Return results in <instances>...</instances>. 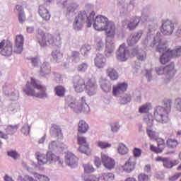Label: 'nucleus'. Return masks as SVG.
I'll use <instances>...</instances> for the list:
<instances>
[{
	"instance_id": "1",
	"label": "nucleus",
	"mask_w": 181,
	"mask_h": 181,
	"mask_svg": "<svg viewBox=\"0 0 181 181\" xmlns=\"http://www.w3.org/2000/svg\"><path fill=\"white\" fill-rule=\"evenodd\" d=\"M153 45H158L157 52L163 54L160 57L161 64H166L173 57H179L181 56V47H177L175 49L170 50L168 48V43L162 42L160 33H158L154 37Z\"/></svg>"
},
{
	"instance_id": "2",
	"label": "nucleus",
	"mask_w": 181,
	"mask_h": 181,
	"mask_svg": "<svg viewBox=\"0 0 181 181\" xmlns=\"http://www.w3.org/2000/svg\"><path fill=\"white\" fill-rule=\"evenodd\" d=\"M23 93L30 97H36L37 98H46V86L39 83L35 78H31V82H27L25 87L23 89Z\"/></svg>"
},
{
	"instance_id": "3",
	"label": "nucleus",
	"mask_w": 181,
	"mask_h": 181,
	"mask_svg": "<svg viewBox=\"0 0 181 181\" xmlns=\"http://www.w3.org/2000/svg\"><path fill=\"white\" fill-rule=\"evenodd\" d=\"M95 16V12L94 11H80L78 15L75 17L73 28L75 30H81L84 26V23L86 21L87 27L91 28L94 17Z\"/></svg>"
},
{
	"instance_id": "4",
	"label": "nucleus",
	"mask_w": 181,
	"mask_h": 181,
	"mask_svg": "<svg viewBox=\"0 0 181 181\" xmlns=\"http://www.w3.org/2000/svg\"><path fill=\"white\" fill-rule=\"evenodd\" d=\"M37 39L42 47H45V46H60L62 45V37L59 34L53 35L50 33H45L42 30H38Z\"/></svg>"
},
{
	"instance_id": "5",
	"label": "nucleus",
	"mask_w": 181,
	"mask_h": 181,
	"mask_svg": "<svg viewBox=\"0 0 181 181\" xmlns=\"http://www.w3.org/2000/svg\"><path fill=\"white\" fill-rule=\"evenodd\" d=\"M93 28L95 30L99 32L105 31L106 34V43L108 45H114L112 40L115 37V24L114 23H100L95 21L93 23Z\"/></svg>"
},
{
	"instance_id": "6",
	"label": "nucleus",
	"mask_w": 181,
	"mask_h": 181,
	"mask_svg": "<svg viewBox=\"0 0 181 181\" xmlns=\"http://www.w3.org/2000/svg\"><path fill=\"white\" fill-rule=\"evenodd\" d=\"M172 101L170 100H165L164 101V107H158L154 112V116L157 122L161 124H166L169 121V112Z\"/></svg>"
},
{
	"instance_id": "7",
	"label": "nucleus",
	"mask_w": 181,
	"mask_h": 181,
	"mask_svg": "<svg viewBox=\"0 0 181 181\" xmlns=\"http://www.w3.org/2000/svg\"><path fill=\"white\" fill-rule=\"evenodd\" d=\"M134 56H137L138 60L146 59V54L144 52L141 55L138 54V49H133L131 54H129V51H128L125 44L120 45L119 50L117 52V59L120 62H125L128 60V57H134Z\"/></svg>"
},
{
	"instance_id": "8",
	"label": "nucleus",
	"mask_w": 181,
	"mask_h": 181,
	"mask_svg": "<svg viewBox=\"0 0 181 181\" xmlns=\"http://www.w3.org/2000/svg\"><path fill=\"white\" fill-rule=\"evenodd\" d=\"M156 73L158 76L160 74H163L165 73V83H169L175 77V74H176V71L175 70V64H170L168 65L165 68H158L156 69Z\"/></svg>"
},
{
	"instance_id": "9",
	"label": "nucleus",
	"mask_w": 181,
	"mask_h": 181,
	"mask_svg": "<svg viewBox=\"0 0 181 181\" xmlns=\"http://www.w3.org/2000/svg\"><path fill=\"white\" fill-rule=\"evenodd\" d=\"M69 107L71 108H74V111L76 114H80V112H83V114H88L90 112V106L86 102V96H83L81 98V102L78 105H76V103L71 102L69 104Z\"/></svg>"
},
{
	"instance_id": "10",
	"label": "nucleus",
	"mask_w": 181,
	"mask_h": 181,
	"mask_svg": "<svg viewBox=\"0 0 181 181\" xmlns=\"http://www.w3.org/2000/svg\"><path fill=\"white\" fill-rule=\"evenodd\" d=\"M1 54L2 56H12L13 47L11 41L3 40L0 42Z\"/></svg>"
},
{
	"instance_id": "11",
	"label": "nucleus",
	"mask_w": 181,
	"mask_h": 181,
	"mask_svg": "<svg viewBox=\"0 0 181 181\" xmlns=\"http://www.w3.org/2000/svg\"><path fill=\"white\" fill-rule=\"evenodd\" d=\"M73 84L76 93H83L87 86V80L81 76H76L74 78Z\"/></svg>"
},
{
	"instance_id": "12",
	"label": "nucleus",
	"mask_w": 181,
	"mask_h": 181,
	"mask_svg": "<svg viewBox=\"0 0 181 181\" xmlns=\"http://www.w3.org/2000/svg\"><path fill=\"white\" fill-rule=\"evenodd\" d=\"M97 88H98V86L97 85L95 78H88L86 81V87L85 88L88 95H95V94H97Z\"/></svg>"
},
{
	"instance_id": "13",
	"label": "nucleus",
	"mask_w": 181,
	"mask_h": 181,
	"mask_svg": "<svg viewBox=\"0 0 181 181\" xmlns=\"http://www.w3.org/2000/svg\"><path fill=\"white\" fill-rule=\"evenodd\" d=\"M25 43V37L22 34L17 35L14 40L13 52L17 54H21L23 52V45Z\"/></svg>"
},
{
	"instance_id": "14",
	"label": "nucleus",
	"mask_w": 181,
	"mask_h": 181,
	"mask_svg": "<svg viewBox=\"0 0 181 181\" xmlns=\"http://www.w3.org/2000/svg\"><path fill=\"white\" fill-rule=\"evenodd\" d=\"M175 30V24L172 23V21L167 20L163 22L160 32L163 35L165 36H169L172 33H173V30Z\"/></svg>"
},
{
	"instance_id": "15",
	"label": "nucleus",
	"mask_w": 181,
	"mask_h": 181,
	"mask_svg": "<svg viewBox=\"0 0 181 181\" xmlns=\"http://www.w3.org/2000/svg\"><path fill=\"white\" fill-rule=\"evenodd\" d=\"M135 166H136V160L134 157H130L125 164L120 167V170L131 173L135 169Z\"/></svg>"
},
{
	"instance_id": "16",
	"label": "nucleus",
	"mask_w": 181,
	"mask_h": 181,
	"mask_svg": "<svg viewBox=\"0 0 181 181\" xmlns=\"http://www.w3.org/2000/svg\"><path fill=\"white\" fill-rule=\"evenodd\" d=\"M154 141L157 142V147L154 145H151L150 151H151V152H154L155 153H162V152H163V149H165V139L160 137H157V139H156Z\"/></svg>"
},
{
	"instance_id": "17",
	"label": "nucleus",
	"mask_w": 181,
	"mask_h": 181,
	"mask_svg": "<svg viewBox=\"0 0 181 181\" xmlns=\"http://www.w3.org/2000/svg\"><path fill=\"white\" fill-rule=\"evenodd\" d=\"M101 161L106 169H114L115 166V160L111 158L108 155L105 153H101Z\"/></svg>"
},
{
	"instance_id": "18",
	"label": "nucleus",
	"mask_w": 181,
	"mask_h": 181,
	"mask_svg": "<svg viewBox=\"0 0 181 181\" xmlns=\"http://www.w3.org/2000/svg\"><path fill=\"white\" fill-rule=\"evenodd\" d=\"M128 88V83H119L113 86L112 94L115 97H118L119 94L125 93Z\"/></svg>"
},
{
	"instance_id": "19",
	"label": "nucleus",
	"mask_w": 181,
	"mask_h": 181,
	"mask_svg": "<svg viewBox=\"0 0 181 181\" xmlns=\"http://www.w3.org/2000/svg\"><path fill=\"white\" fill-rule=\"evenodd\" d=\"M18 129H19V125L10 124L7 126V129L6 130V134L0 130V138H2L3 139H8V135H13V134H15Z\"/></svg>"
},
{
	"instance_id": "20",
	"label": "nucleus",
	"mask_w": 181,
	"mask_h": 181,
	"mask_svg": "<svg viewBox=\"0 0 181 181\" xmlns=\"http://www.w3.org/2000/svg\"><path fill=\"white\" fill-rule=\"evenodd\" d=\"M65 162L69 166L75 168L78 163V158L73 153L68 152L65 156Z\"/></svg>"
},
{
	"instance_id": "21",
	"label": "nucleus",
	"mask_w": 181,
	"mask_h": 181,
	"mask_svg": "<svg viewBox=\"0 0 181 181\" xmlns=\"http://www.w3.org/2000/svg\"><path fill=\"white\" fill-rule=\"evenodd\" d=\"M49 134L52 138H58V139H61L63 138V133H62V129L60 126L57 124H52L49 129Z\"/></svg>"
},
{
	"instance_id": "22",
	"label": "nucleus",
	"mask_w": 181,
	"mask_h": 181,
	"mask_svg": "<svg viewBox=\"0 0 181 181\" xmlns=\"http://www.w3.org/2000/svg\"><path fill=\"white\" fill-rule=\"evenodd\" d=\"M38 13L44 21H49L50 19L51 16L49 9H47V3L39 6Z\"/></svg>"
},
{
	"instance_id": "23",
	"label": "nucleus",
	"mask_w": 181,
	"mask_h": 181,
	"mask_svg": "<svg viewBox=\"0 0 181 181\" xmlns=\"http://www.w3.org/2000/svg\"><path fill=\"white\" fill-rule=\"evenodd\" d=\"M107 64V59L104 57V55L98 54L95 58V65L98 69H104Z\"/></svg>"
},
{
	"instance_id": "24",
	"label": "nucleus",
	"mask_w": 181,
	"mask_h": 181,
	"mask_svg": "<svg viewBox=\"0 0 181 181\" xmlns=\"http://www.w3.org/2000/svg\"><path fill=\"white\" fill-rule=\"evenodd\" d=\"M141 31H139L138 33H134L133 35H131L129 38L127 40V43L129 46H134V45H136V43H138V40L141 39Z\"/></svg>"
},
{
	"instance_id": "25",
	"label": "nucleus",
	"mask_w": 181,
	"mask_h": 181,
	"mask_svg": "<svg viewBox=\"0 0 181 181\" xmlns=\"http://www.w3.org/2000/svg\"><path fill=\"white\" fill-rule=\"evenodd\" d=\"M88 128H89L88 124H87V122H86V121L84 120L79 121L78 124V132L80 134H86V132L88 131Z\"/></svg>"
},
{
	"instance_id": "26",
	"label": "nucleus",
	"mask_w": 181,
	"mask_h": 181,
	"mask_svg": "<svg viewBox=\"0 0 181 181\" xmlns=\"http://www.w3.org/2000/svg\"><path fill=\"white\" fill-rule=\"evenodd\" d=\"M35 156L39 165H46V163H47V154L45 155L37 151L35 153Z\"/></svg>"
},
{
	"instance_id": "27",
	"label": "nucleus",
	"mask_w": 181,
	"mask_h": 181,
	"mask_svg": "<svg viewBox=\"0 0 181 181\" xmlns=\"http://www.w3.org/2000/svg\"><path fill=\"white\" fill-rule=\"evenodd\" d=\"M153 126V124H149L148 123V127L146 129V134L150 138V139H152L153 141H155L156 139L158 138V135H156V132L153 131L151 127Z\"/></svg>"
},
{
	"instance_id": "28",
	"label": "nucleus",
	"mask_w": 181,
	"mask_h": 181,
	"mask_svg": "<svg viewBox=\"0 0 181 181\" xmlns=\"http://www.w3.org/2000/svg\"><path fill=\"white\" fill-rule=\"evenodd\" d=\"M106 73L108 77H110V80H118V72H117L114 68H108L106 71Z\"/></svg>"
},
{
	"instance_id": "29",
	"label": "nucleus",
	"mask_w": 181,
	"mask_h": 181,
	"mask_svg": "<svg viewBox=\"0 0 181 181\" xmlns=\"http://www.w3.org/2000/svg\"><path fill=\"white\" fill-rule=\"evenodd\" d=\"M54 92L58 97H64L66 95V88L62 86H57L54 88Z\"/></svg>"
},
{
	"instance_id": "30",
	"label": "nucleus",
	"mask_w": 181,
	"mask_h": 181,
	"mask_svg": "<svg viewBox=\"0 0 181 181\" xmlns=\"http://www.w3.org/2000/svg\"><path fill=\"white\" fill-rule=\"evenodd\" d=\"M79 151L80 152H81V153H85L88 156L89 155H91V148H90V146H88V144L80 146Z\"/></svg>"
},
{
	"instance_id": "31",
	"label": "nucleus",
	"mask_w": 181,
	"mask_h": 181,
	"mask_svg": "<svg viewBox=\"0 0 181 181\" xmlns=\"http://www.w3.org/2000/svg\"><path fill=\"white\" fill-rule=\"evenodd\" d=\"M100 179H103L104 181H111L114 180L115 175L112 174V173H102L100 176Z\"/></svg>"
},
{
	"instance_id": "32",
	"label": "nucleus",
	"mask_w": 181,
	"mask_h": 181,
	"mask_svg": "<svg viewBox=\"0 0 181 181\" xmlns=\"http://www.w3.org/2000/svg\"><path fill=\"white\" fill-rule=\"evenodd\" d=\"M151 110V103H146L139 108L140 114H148Z\"/></svg>"
},
{
	"instance_id": "33",
	"label": "nucleus",
	"mask_w": 181,
	"mask_h": 181,
	"mask_svg": "<svg viewBox=\"0 0 181 181\" xmlns=\"http://www.w3.org/2000/svg\"><path fill=\"white\" fill-rule=\"evenodd\" d=\"M140 20L139 18L136 17L134 18L131 22L130 23L128 24V28L130 30H134V29H135V28H136L138 26V24L139 23Z\"/></svg>"
},
{
	"instance_id": "34",
	"label": "nucleus",
	"mask_w": 181,
	"mask_h": 181,
	"mask_svg": "<svg viewBox=\"0 0 181 181\" xmlns=\"http://www.w3.org/2000/svg\"><path fill=\"white\" fill-rule=\"evenodd\" d=\"M83 168L84 170V173H93L95 171V169L93 166V165L90 163L83 164Z\"/></svg>"
},
{
	"instance_id": "35",
	"label": "nucleus",
	"mask_w": 181,
	"mask_h": 181,
	"mask_svg": "<svg viewBox=\"0 0 181 181\" xmlns=\"http://www.w3.org/2000/svg\"><path fill=\"white\" fill-rule=\"evenodd\" d=\"M100 87L102 90L105 91V93H110V91H111V85L108 83V81H102L100 84Z\"/></svg>"
},
{
	"instance_id": "36",
	"label": "nucleus",
	"mask_w": 181,
	"mask_h": 181,
	"mask_svg": "<svg viewBox=\"0 0 181 181\" xmlns=\"http://www.w3.org/2000/svg\"><path fill=\"white\" fill-rule=\"evenodd\" d=\"M88 69V64L84 62L78 64L76 67V70L77 71H78V73H84L87 71Z\"/></svg>"
},
{
	"instance_id": "37",
	"label": "nucleus",
	"mask_w": 181,
	"mask_h": 181,
	"mask_svg": "<svg viewBox=\"0 0 181 181\" xmlns=\"http://www.w3.org/2000/svg\"><path fill=\"white\" fill-rule=\"evenodd\" d=\"M95 22H100V23H112L111 21H108V18L104 16H97Z\"/></svg>"
},
{
	"instance_id": "38",
	"label": "nucleus",
	"mask_w": 181,
	"mask_h": 181,
	"mask_svg": "<svg viewBox=\"0 0 181 181\" xmlns=\"http://www.w3.org/2000/svg\"><path fill=\"white\" fill-rule=\"evenodd\" d=\"M166 144L168 148H176V146L179 145V143L177 142V140L175 139H168L166 141Z\"/></svg>"
},
{
	"instance_id": "39",
	"label": "nucleus",
	"mask_w": 181,
	"mask_h": 181,
	"mask_svg": "<svg viewBox=\"0 0 181 181\" xmlns=\"http://www.w3.org/2000/svg\"><path fill=\"white\" fill-rule=\"evenodd\" d=\"M50 71V66H49V65L43 64L41 66L40 74L41 76H46V74H49Z\"/></svg>"
},
{
	"instance_id": "40",
	"label": "nucleus",
	"mask_w": 181,
	"mask_h": 181,
	"mask_svg": "<svg viewBox=\"0 0 181 181\" xmlns=\"http://www.w3.org/2000/svg\"><path fill=\"white\" fill-rule=\"evenodd\" d=\"M56 159H57V156L53 153L52 151H48L47 153V160L50 163L51 162H56Z\"/></svg>"
},
{
	"instance_id": "41",
	"label": "nucleus",
	"mask_w": 181,
	"mask_h": 181,
	"mask_svg": "<svg viewBox=\"0 0 181 181\" xmlns=\"http://www.w3.org/2000/svg\"><path fill=\"white\" fill-rule=\"evenodd\" d=\"M118 152L120 155H127L128 153V147L124 144H119L118 147Z\"/></svg>"
},
{
	"instance_id": "42",
	"label": "nucleus",
	"mask_w": 181,
	"mask_h": 181,
	"mask_svg": "<svg viewBox=\"0 0 181 181\" xmlns=\"http://www.w3.org/2000/svg\"><path fill=\"white\" fill-rule=\"evenodd\" d=\"M96 145L98 146V148H100V149H107V148H111V144L101 141H97Z\"/></svg>"
},
{
	"instance_id": "43",
	"label": "nucleus",
	"mask_w": 181,
	"mask_h": 181,
	"mask_svg": "<svg viewBox=\"0 0 181 181\" xmlns=\"http://www.w3.org/2000/svg\"><path fill=\"white\" fill-rule=\"evenodd\" d=\"M78 8V6L76 4H72L67 6L66 8V13L69 15V13H73V12L76 11V9Z\"/></svg>"
},
{
	"instance_id": "44",
	"label": "nucleus",
	"mask_w": 181,
	"mask_h": 181,
	"mask_svg": "<svg viewBox=\"0 0 181 181\" xmlns=\"http://www.w3.org/2000/svg\"><path fill=\"white\" fill-rule=\"evenodd\" d=\"M164 168H167L168 169H171V168H173L175 166V163L173 161L169 160V159L165 158V160L163 163Z\"/></svg>"
},
{
	"instance_id": "45",
	"label": "nucleus",
	"mask_w": 181,
	"mask_h": 181,
	"mask_svg": "<svg viewBox=\"0 0 181 181\" xmlns=\"http://www.w3.org/2000/svg\"><path fill=\"white\" fill-rule=\"evenodd\" d=\"M133 158H141V156L142 155V150L141 148H138L135 147L133 150Z\"/></svg>"
},
{
	"instance_id": "46",
	"label": "nucleus",
	"mask_w": 181,
	"mask_h": 181,
	"mask_svg": "<svg viewBox=\"0 0 181 181\" xmlns=\"http://www.w3.org/2000/svg\"><path fill=\"white\" fill-rule=\"evenodd\" d=\"M21 132L23 135L28 136L30 133V126L25 124L21 129Z\"/></svg>"
},
{
	"instance_id": "47",
	"label": "nucleus",
	"mask_w": 181,
	"mask_h": 181,
	"mask_svg": "<svg viewBox=\"0 0 181 181\" xmlns=\"http://www.w3.org/2000/svg\"><path fill=\"white\" fill-rule=\"evenodd\" d=\"M149 175L146 174L141 173L138 176V181H149Z\"/></svg>"
},
{
	"instance_id": "48",
	"label": "nucleus",
	"mask_w": 181,
	"mask_h": 181,
	"mask_svg": "<svg viewBox=\"0 0 181 181\" xmlns=\"http://www.w3.org/2000/svg\"><path fill=\"white\" fill-rule=\"evenodd\" d=\"M52 56L53 59H54V60H59V58L63 57L62 53H60L59 51H57V50L53 51L52 52Z\"/></svg>"
},
{
	"instance_id": "49",
	"label": "nucleus",
	"mask_w": 181,
	"mask_h": 181,
	"mask_svg": "<svg viewBox=\"0 0 181 181\" xmlns=\"http://www.w3.org/2000/svg\"><path fill=\"white\" fill-rule=\"evenodd\" d=\"M33 175L35 177V179H37L40 181L47 180V177L42 175L40 174H37V173H34Z\"/></svg>"
},
{
	"instance_id": "50",
	"label": "nucleus",
	"mask_w": 181,
	"mask_h": 181,
	"mask_svg": "<svg viewBox=\"0 0 181 181\" xmlns=\"http://www.w3.org/2000/svg\"><path fill=\"white\" fill-rule=\"evenodd\" d=\"M78 145L83 146L86 145L87 144V139L84 136H78Z\"/></svg>"
},
{
	"instance_id": "51",
	"label": "nucleus",
	"mask_w": 181,
	"mask_h": 181,
	"mask_svg": "<svg viewBox=\"0 0 181 181\" xmlns=\"http://www.w3.org/2000/svg\"><path fill=\"white\" fill-rule=\"evenodd\" d=\"M8 156H11V158H13V159H18L19 158V154L15 151H11L8 152Z\"/></svg>"
},
{
	"instance_id": "52",
	"label": "nucleus",
	"mask_w": 181,
	"mask_h": 181,
	"mask_svg": "<svg viewBox=\"0 0 181 181\" xmlns=\"http://www.w3.org/2000/svg\"><path fill=\"white\" fill-rule=\"evenodd\" d=\"M57 142L56 141H51L49 144V151H55V149H57Z\"/></svg>"
},
{
	"instance_id": "53",
	"label": "nucleus",
	"mask_w": 181,
	"mask_h": 181,
	"mask_svg": "<svg viewBox=\"0 0 181 181\" xmlns=\"http://www.w3.org/2000/svg\"><path fill=\"white\" fill-rule=\"evenodd\" d=\"M180 177H181V173H175V175L169 177L168 180L169 181H176Z\"/></svg>"
},
{
	"instance_id": "54",
	"label": "nucleus",
	"mask_w": 181,
	"mask_h": 181,
	"mask_svg": "<svg viewBox=\"0 0 181 181\" xmlns=\"http://www.w3.org/2000/svg\"><path fill=\"white\" fill-rule=\"evenodd\" d=\"M26 21V16H25V13H18V21L20 23H23Z\"/></svg>"
},
{
	"instance_id": "55",
	"label": "nucleus",
	"mask_w": 181,
	"mask_h": 181,
	"mask_svg": "<svg viewBox=\"0 0 181 181\" xmlns=\"http://www.w3.org/2000/svg\"><path fill=\"white\" fill-rule=\"evenodd\" d=\"M175 107L178 111L181 112V99L180 98L176 99Z\"/></svg>"
},
{
	"instance_id": "56",
	"label": "nucleus",
	"mask_w": 181,
	"mask_h": 181,
	"mask_svg": "<svg viewBox=\"0 0 181 181\" xmlns=\"http://www.w3.org/2000/svg\"><path fill=\"white\" fill-rule=\"evenodd\" d=\"M18 11V13H23L25 11H23V7L21 5H16V9L14 10V12Z\"/></svg>"
},
{
	"instance_id": "57",
	"label": "nucleus",
	"mask_w": 181,
	"mask_h": 181,
	"mask_svg": "<svg viewBox=\"0 0 181 181\" xmlns=\"http://www.w3.org/2000/svg\"><path fill=\"white\" fill-rule=\"evenodd\" d=\"M94 164L97 168H100V166H101V160L99 157L95 158Z\"/></svg>"
},
{
	"instance_id": "58",
	"label": "nucleus",
	"mask_w": 181,
	"mask_h": 181,
	"mask_svg": "<svg viewBox=\"0 0 181 181\" xmlns=\"http://www.w3.org/2000/svg\"><path fill=\"white\" fill-rule=\"evenodd\" d=\"M119 129V124H118V123H116L112 126V132H117Z\"/></svg>"
},
{
	"instance_id": "59",
	"label": "nucleus",
	"mask_w": 181,
	"mask_h": 181,
	"mask_svg": "<svg viewBox=\"0 0 181 181\" xmlns=\"http://www.w3.org/2000/svg\"><path fill=\"white\" fill-rule=\"evenodd\" d=\"M31 63H32L33 66H34V67H36V66H37V63H39V62L37 61V58H33V59H31Z\"/></svg>"
},
{
	"instance_id": "60",
	"label": "nucleus",
	"mask_w": 181,
	"mask_h": 181,
	"mask_svg": "<svg viewBox=\"0 0 181 181\" xmlns=\"http://www.w3.org/2000/svg\"><path fill=\"white\" fill-rule=\"evenodd\" d=\"M166 158H162L161 156H158L156 160L157 162H163V163H165V161L166 160Z\"/></svg>"
},
{
	"instance_id": "61",
	"label": "nucleus",
	"mask_w": 181,
	"mask_h": 181,
	"mask_svg": "<svg viewBox=\"0 0 181 181\" xmlns=\"http://www.w3.org/2000/svg\"><path fill=\"white\" fill-rule=\"evenodd\" d=\"M122 101L124 104H127V103H129L131 101V96H127V98H123Z\"/></svg>"
},
{
	"instance_id": "62",
	"label": "nucleus",
	"mask_w": 181,
	"mask_h": 181,
	"mask_svg": "<svg viewBox=\"0 0 181 181\" xmlns=\"http://www.w3.org/2000/svg\"><path fill=\"white\" fill-rule=\"evenodd\" d=\"M56 162H58V163H59V165L60 166H62V165H63V159L60 158V157L57 156Z\"/></svg>"
},
{
	"instance_id": "63",
	"label": "nucleus",
	"mask_w": 181,
	"mask_h": 181,
	"mask_svg": "<svg viewBox=\"0 0 181 181\" xmlns=\"http://www.w3.org/2000/svg\"><path fill=\"white\" fill-rule=\"evenodd\" d=\"M5 181H13V179L12 177H9L8 175H6L4 177Z\"/></svg>"
},
{
	"instance_id": "64",
	"label": "nucleus",
	"mask_w": 181,
	"mask_h": 181,
	"mask_svg": "<svg viewBox=\"0 0 181 181\" xmlns=\"http://www.w3.org/2000/svg\"><path fill=\"white\" fill-rule=\"evenodd\" d=\"M145 172H151V165H147L144 167Z\"/></svg>"
}]
</instances>
